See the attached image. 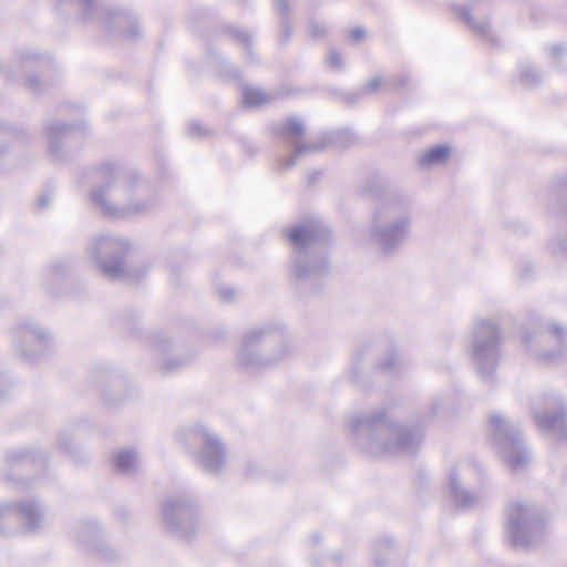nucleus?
<instances>
[{
	"label": "nucleus",
	"mask_w": 567,
	"mask_h": 567,
	"mask_svg": "<svg viewBox=\"0 0 567 567\" xmlns=\"http://www.w3.org/2000/svg\"><path fill=\"white\" fill-rule=\"evenodd\" d=\"M412 227V202L403 195L386 197L374 210L369 238L382 254L390 255L408 239Z\"/></svg>",
	"instance_id": "5"
},
{
	"label": "nucleus",
	"mask_w": 567,
	"mask_h": 567,
	"mask_svg": "<svg viewBox=\"0 0 567 567\" xmlns=\"http://www.w3.org/2000/svg\"><path fill=\"white\" fill-rule=\"evenodd\" d=\"M18 68L20 71H29L35 66L40 72H43L47 68H50L53 62L47 55H41L32 50H20L17 53Z\"/></svg>",
	"instance_id": "23"
},
{
	"label": "nucleus",
	"mask_w": 567,
	"mask_h": 567,
	"mask_svg": "<svg viewBox=\"0 0 567 567\" xmlns=\"http://www.w3.org/2000/svg\"><path fill=\"white\" fill-rule=\"evenodd\" d=\"M128 249L130 245L123 238L105 235L92 239L86 254L106 278L127 279L130 272L125 257Z\"/></svg>",
	"instance_id": "10"
},
{
	"label": "nucleus",
	"mask_w": 567,
	"mask_h": 567,
	"mask_svg": "<svg viewBox=\"0 0 567 567\" xmlns=\"http://www.w3.org/2000/svg\"><path fill=\"white\" fill-rule=\"evenodd\" d=\"M6 480L11 481L12 480L11 475H7Z\"/></svg>",
	"instance_id": "53"
},
{
	"label": "nucleus",
	"mask_w": 567,
	"mask_h": 567,
	"mask_svg": "<svg viewBox=\"0 0 567 567\" xmlns=\"http://www.w3.org/2000/svg\"><path fill=\"white\" fill-rule=\"evenodd\" d=\"M9 381L2 374H0V398L9 390Z\"/></svg>",
	"instance_id": "46"
},
{
	"label": "nucleus",
	"mask_w": 567,
	"mask_h": 567,
	"mask_svg": "<svg viewBox=\"0 0 567 567\" xmlns=\"http://www.w3.org/2000/svg\"><path fill=\"white\" fill-rule=\"evenodd\" d=\"M444 408H445V404L443 403V401L441 399H434L433 401H431V403L429 405L427 415L430 417H436L442 413Z\"/></svg>",
	"instance_id": "39"
},
{
	"label": "nucleus",
	"mask_w": 567,
	"mask_h": 567,
	"mask_svg": "<svg viewBox=\"0 0 567 567\" xmlns=\"http://www.w3.org/2000/svg\"><path fill=\"white\" fill-rule=\"evenodd\" d=\"M327 61L330 66L337 70H342L344 66L341 54L334 49L329 51Z\"/></svg>",
	"instance_id": "36"
},
{
	"label": "nucleus",
	"mask_w": 567,
	"mask_h": 567,
	"mask_svg": "<svg viewBox=\"0 0 567 567\" xmlns=\"http://www.w3.org/2000/svg\"><path fill=\"white\" fill-rule=\"evenodd\" d=\"M549 212L553 215L567 216V177L557 179L550 186ZM551 251L556 255H565L567 257V238H557L550 245Z\"/></svg>",
	"instance_id": "19"
},
{
	"label": "nucleus",
	"mask_w": 567,
	"mask_h": 567,
	"mask_svg": "<svg viewBox=\"0 0 567 567\" xmlns=\"http://www.w3.org/2000/svg\"><path fill=\"white\" fill-rule=\"evenodd\" d=\"M6 152V147L4 146H0V157L4 154Z\"/></svg>",
	"instance_id": "52"
},
{
	"label": "nucleus",
	"mask_w": 567,
	"mask_h": 567,
	"mask_svg": "<svg viewBox=\"0 0 567 567\" xmlns=\"http://www.w3.org/2000/svg\"><path fill=\"white\" fill-rule=\"evenodd\" d=\"M51 196L49 192H43L37 199L35 207L39 210H43L49 207Z\"/></svg>",
	"instance_id": "42"
},
{
	"label": "nucleus",
	"mask_w": 567,
	"mask_h": 567,
	"mask_svg": "<svg viewBox=\"0 0 567 567\" xmlns=\"http://www.w3.org/2000/svg\"><path fill=\"white\" fill-rule=\"evenodd\" d=\"M12 333L17 353L28 362L42 357L51 342L50 333L31 319L21 320Z\"/></svg>",
	"instance_id": "14"
},
{
	"label": "nucleus",
	"mask_w": 567,
	"mask_h": 567,
	"mask_svg": "<svg viewBox=\"0 0 567 567\" xmlns=\"http://www.w3.org/2000/svg\"><path fill=\"white\" fill-rule=\"evenodd\" d=\"M288 239L293 247L290 270L297 281L317 284L328 275L331 230L321 219L301 221L290 229Z\"/></svg>",
	"instance_id": "3"
},
{
	"label": "nucleus",
	"mask_w": 567,
	"mask_h": 567,
	"mask_svg": "<svg viewBox=\"0 0 567 567\" xmlns=\"http://www.w3.org/2000/svg\"><path fill=\"white\" fill-rule=\"evenodd\" d=\"M474 475L480 476L481 470L467 462H460L450 470L447 488L455 506L465 509L471 508L477 502L478 497L466 487L470 478Z\"/></svg>",
	"instance_id": "16"
},
{
	"label": "nucleus",
	"mask_w": 567,
	"mask_h": 567,
	"mask_svg": "<svg viewBox=\"0 0 567 567\" xmlns=\"http://www.w3.org/2000/svg\"><path fill=\"white\" fill-rule=\"evenodd\" d=\"M311 542H312L313 544H318V543L320 542V535H319V534H313V535L311 536Z\"/></svg>",
	"instance_id": "48"
},
{
	"label": "nucleus",
	"mask_w": 567,
	"mask_h": 567,
	"mask_svg": "<svg viewBox=\"0 0 567 567\" xmlns=\"http://www.w3.org/2000/svg\"><path fill=\"white\" fill-rule=\"evenodd\" d=\"M548 51L553 58L563 56L567 53V49L564 44H554L548 49Z\"/></svg>",
	"instance_id": "43"
},
{
	"label": "nucleus",
	"mask_w": 567,
	"mask_h": 567,
	"mask_svg": "<svg viewBox=\"0 0 567 567\" xmlns=\"http://www.w3.org/2000/svg\"><path fill=\"white\" fill-rule=\"evenodd\" d=\"M243 101L246 106L255 107L270 103L272 101V97L269 94L262 92L261 90H258L252 86H246L243 90Z\"/></svg>",
	"instance_id": "28"
},
{
	"label": "nucleus",
	"mask_w": 567,
	"mask_h": 567,
	"mask_svg": "<svg viewBox=\"0 0 567 567\" xmlns=\"http://www.w3.org/2000/svg\"><path fill=\"white\" fill-rule=\"evenodd\" d=\"M61 2L74 6L82 21L97 23L113 37L135 40L141 34L134 16L107 8L101 0H61Z\"/></svg>",
	"instance_id": "7"
},
{
	"label": "nucleus",
	"mask_w": 567,
	"mask_h": 567,
	"mask_svg": "<svg viewBox=\"0 0 567 567\" xmlns=\"http://www.w3.org/2000/svg\"><path fill=\"white\" fill-rule=\"evenodd\" d=\"M71 436L63 432L59 435L58 437V447L66 453V454H71L73 452V447H72V444H71Z\"/></svg>",
	"instance_id": "37"
},
{
	"label": "nucleus",
	"mask_w": 567,
	"mask_h": 567,
	"mask_svg": "<svg viewBox=\"0 0 567 567\" xmlns=\"http://www.w3.org/2000/svg\"><path fill=\"white\" fill-rule=\"evenodd\" d=\"M488 430L505 464L515 473L524 471L529 462V454L518 427L501 414H492Z\"/></svg>",
	"instance_id": "9"
},
{
	"label": "nucleus",
	"mask_w": 567,
	"mask_h": 567,
	"mask_svg": "<svg viewBox=\"0 0 567 567\" xmlns=\"http://www.w3.org/2000/svg\"><path fill=\"white\" fill-rule=\"evenodd\" d=\"M75 127L74 124H66L64 122H55L47 126L49 151L56 161L62 162L66 159L65 153L62 151V145L72 136Z\"/></svg>",
	"instance_id": "21"
},
{
	"label": "nucleus",
	"mask_w": 567,
	"mask_h": 567,
	"mask_svg": "<svg viewBox=\"0 0 567 567\" xmlns=\"http://www.w3.org/2000/svg\"><path fill=\"white\" fill-rule=\"evenodd\" d=\"M6 463L10 470L41 468L45 457L34 449H19L7 454Z\"/></svg>",
	"instance_id": "22"
},
{
	"label": "nucleus",
	"mask_w": 567,
	"mask_h": 567,
	"mask_svg": "<svg viewBox=\"0 0 567 567\" xmlns=\"http://www.w3.org/2000/svg\"><path fill=\"white\" fill-rule=\"evenodd\" d=\"M481 2L487 3V0H471L465 6L453 4L452 10L467 24V27L482 39L496 43V37L491 30L488 20H476L474 13L481 12Z\"/></svg>",
	"instance_id": "18"
},
{
	"label": "nucleus",
	"mask_w": 567,
	"mask_h": 567,
	"mask_svg": "<svg viewBox=\"0 0 567 567\" xmlns=\"http://www.w3.org/2000/svg\"><path fill=\"white\" fill-rule=\"evenodd\" d=\"M76 543L87 549L95 550L105 560L115 558L116 554L105 544H100V528L93 520L80 523L74 530Z\"/></svg>",
	"instance_id": "20"
},
{
	"label": "nucleus",
	"mask_w": 567,
	"mask_h": 567,
	"mask_svg": "<svg viewBox=\"0 0 567 567\" xmlns=\"http://www.w3.org/2000/svg\"><path fill=\"white\" fill-rule=\"evenodd\" d=\"M506 532L514 547L527 548L543 539L545 525L535 507L516 502L507 509Z\"/></svg>",
	"instance_id": "11"
},
{
	"label": "nucleus",
	"mask_w": 567,
	"mask_h": 567,
	"mask_svg": "<svg viewBox=\"0 0 567 567\" xmlns=\"http://www.w3.org/2000/svg\"><path fill=\"white\" fill-rule=\"evenodd\" d=\"M162 522L174 537L190 539L199 528L196 503L185 493L167 497L162 507Z\"/></svg>",
	"instance_id": "12"
},
{
	"label": "nucleus",
	"mask_w": 567,
	"mask_h": 567,
	"mask_svg": "<svg viewBox=\"0 0 567 567\" xmlns=\"http://www.w3.org/2000/svg\"><path fill=\"white\" fill-rule=\"evenodd\" d=\"M230 75L234 76V78H239V72L237 69L235 68H231V71H230Z\"/></svg>",
	"instance_id": "50"
},
{
	"label": "nucleus",
	"mask_w": 567,
	"mask_h": 567,
	"mask_svg": "<svg viewBox=\"0 0 567 567\" xmlns=\"http://www.w3.org/2000/svg\"><path fill=\"white\" fill-rule=\"evenodd\" d=\"M190 435L202 444L195 455L196 464L207 474H220L226 465V449L221 441L204 425L194 427Z\"/></svg>",
	"instance_id": "15"
},
{
	"label": "nucleus",
	"mask_w": 567,
	"mask_h": 567,
	"mask_svg": "<svg viewBox=\"0 0 567 567\" xmlns=\"http://www.w3.org/2000/svg\"><path fill=\"white\" fill-rule=\"evenodd\" d=\"M365 35V31L361 28H357L354 30H352L349 34L350 39L355 41V42H359L361 41Z\"/></svg>",
	"instance_id": "44"
},
{
	"label": "nucleus",
	"mask_w": 567,
	"mask_h": 567,
	"mask_svg": "<svg viewBox=\"0 0 567 567\" xmlns=\"http://www.w3.org/2000/svg\"><path fill=\"white\" fill-rule=\"evenodd\" d=\"M393 549V542L390 538H385L383 540L378 542L373 547V563L377 567H383L385 565V560L381 558V555L384 554L390 557V553Z\"/></svg>",
	"instance_id": "31"
},
{
	"label": "nucleus",
	"mask_w": 567,
	"mask_h": 567,
	"mask_svg": "<svg viewBox=\"0 0 567 567\" xmlns=\"http://www.w3.org/2000/svg\"><path fill=\"white\" fill-rule=\"evenodd\" d=\"M291 353L287 333L278 323H267L247 331L237 350V363L248 372L276 367Z\"/></svg>",
	"instance_id": "4"
},
{
	"label": "nucleus",
	"mask_w": 567,
	"mask_h": 567,
	"mask_svg": "<svg viewBox=\"0 0 567 567\" xmlns=\"http://www.w3.org/2000/svg\"><path fill=\"white\" fill-rule=\"evenodd\" d=\"M271 132L285 145L292 148V153L288 158L278 159V167L280 169L293 167L300 156L320 152L331 143L347 147L355 141V136L350 131H340L323 136L317 143L302 142L301 138L305 135L306 127L303 122L297 116H289L284 122L275 123L271 126Z\"/></svg>",
	"instance_id": "6"
},
{
	"label": "nucleus",
	"mask_w": 567,
	"mask_h": 567,
	"mask_svg": "<svg viewBox=\"0 0 567 567\" xmlns=\"http://www.w3.org/2000/svg\"><path fill=\"white\" fill-rule=\"evenodd\" d=\"M0 130H4L7 132V134L10 136H19L22 133L21 130L17 128V127L7 126L3 124H0Z\"/></svg>",
	"instance_id": "45"
},
{
	"label": "nucleus",
	"mask_w": 567,
	"mask_h": 567,
	"mask_svg": "<svg viewBox=\"0 0 567 567\" xmlns=\"http://www.w3.org/2000/svg\"><path fill=\"white\" fill-rule=\"evenodd\" d=\"M542 73L529 63H522L519 65V80L526 87H534L540 83Z\"/></svg>",
	"instance_id": "30"
},
{
	"label": "nucleus",
	"mask_w": 567,
	"mask_h": 567,
	"mask_svg": "<svg viewBox=\"0 0 567 567\" xmlns=\"http://www.w3.org/2000/svg\"><path fill=\"white\" fill-rule=\"evenodd\" d=\"M402 365H403V363H402L401 359H399V357L394 352H391L384 359V361L378 363L377 369L384 373H388L391 375H396V374H399Z\"/></svg>",
	"instance_id": "32"
},
{
	"label": "nucleus",
	"mask_w": 567,
	"mask_h": 567,
	"mask_svg": "<svg viewBox=\"0 0 567 567\" xmlns=\"http://www.w3.org/2000/svg\"><path fill=\"white\" fill-rule=\"evenodd\" d=\"M90 175L95 184L91 202L107 217L144 215L157 204L156 196L132 168L105 163L90 171Z\"/></svg>",
	"instance_id": "1"
},
{
	"label": "nucleus",
	"mask_w": 567,
	"mask_h": 567,
	"mask_svg": "<svg viewBox=\"0 0 567 567\" xmlns=\"http://www.w3.org/2000/svg\"><path fill=\"white\" fill-rule=\"evenodd\" d=\"M543 410L533 404V415L537 427L546 435L557 440H567V404L559 395L542 398Z\"/></svg>",
	"instance_id": "13"
},
{
	"label": "nucleus",
	"mask_w": 567,
	"mask_h": 567,
	"mask_svg": "<svg viewBox=\"0 0 567 567\" xmlns=\"http://www.w3.org/2000/svg\"><path fill=\"white\" fill-rule=\"evenodd\" d=\"M216 292L224 301H231L236 296V291L231 287L227 286H218L216 288Z\"/></svg>",
	"instance_id": "41"
},
{
	"label": "nucleus",
	"mask_w": 567,
	"mask_h": 567,
	"mask_svg": "<svg viewBox=\"0 0 567 567\" xmlns=\"http://www.w3.org/2000/svg\"><path fill=\"white\" fill-rule=\"evenodd\" d=\"M68 271V266L62 260L51 262L43 271V285L52 288L55 284L60 282Z\"/></svg>",
	"instance_id": "25"
},
{
	"label": "nucleus",
	"mask_w": 567,
	"mask_h": 567,
	"mask_svg": "<svg viewBox=\"0 0 567 567\" xmlns=\"http://www.w3.org/2000/svg\"><path fill=\"white\" fill-rule=\"evenodd\" d=\"M115 468L123 473L130 474L137 466V453L134 450H123L114 455Z\"/></svg>",
	"instance_id": "24"
},
{
	"label": "nucleus",
	"mask_w": 567,
	"mask_h": 567,
	"mask_svg": "<svg viewBox=\"0 0 567 567\" xmlns=\"http://www.w3.org/2000/svg\"><path fill=\"white\" fill-rule=\"evenodd\" d=\"M359 360H360V354H355V355L353 357V364H354V365H357V364H358V362H359ZM350 377H351L353 380H355V378H357V367H353V368L351 369Z\"/></svg>",
	"instance_id": "47"
},
{
	"label": "nucleus",
	"mask_w": 567,
	"mask_h": 567,
	"mask_svg": "<svg viewBox=\"0 0 567 567\" xmlns=\"http://www.w3.org/2000/svg\"><path fill=\"white\" fill-rule=\"evenodd\" d=\"M24 85L27 86V89L34 93V94H38V93H41L44 91V86L42 85V83L39 81L38 76L37 75H29L27 78V80L24 81Z\"/></svg>",
	"instance_id": "35"
},
{
	"label": "nucleus",
	"mask_w": 567,
	"mask_h": 567,
	"mask_svg": "<svg viewBox=\"0 0 567 567\" xmlns=\"http://www.w3.org/2000/svg\"><path fill=\"white\" fill-rule=\"evenodd\" d=\"M450 156V147L446 145H435L426 151L419 158L421 166H431L444 163Z\"/></svg>",
	"instance_id": "26"
},
{
	"label": "nucleus",
	"mask_w": 567,
	"mask_h": 567,
	"mask_svg": "<svg viewBox=\"0 0 567 567\" xmlns=\"http://www.w3.org/2000/svg\"><path fill=\"white\" fill-rule=\"evenodd\" d=\"M405 82H406L405 78H402L400 80H396L394 78H388V79L373 78L367 83V85L363 89H361L357 93V97L353 101H355L357 99H359L363 95L377 92L381 85L395 87V86H403L405 84Z\"/></svg>",
	"instance_id": "27"
},
{
	"label": "nucleus",
	"mask_w": 567,
	"mask_h": 567,
	"mask_svg": "<svg viewBox=\"0 0 567 567\" xmlns=\"http://www.w3.org/2000/svg\"><path fill=\"white\" fill-rule=\"evenodd\" d=\"M501 341V330L495 322L486 319L476 322L468 352L477 373L485 381L492 379L497 368Z\"/></svg>",
	"instance_id": "8"
},
{
	"label": "nucleus",
	"mask_w": 567,
	"mask_h": 567,
	"mask_svg": "<svg viewBox=\"0 0 567 567\" xmlns=\"http://www.w3.org/2000/svg\"><path fill=\"white\" fill-rule=\"evenodd\" d=\"M188 362V358H181V359H166L161 369L165 372H174L182 368H184Z\"/></svg>",
	"instance_id": "34"
},
{
	"label": "nucleus",
	"mask_w": 567,
	"mask_h": 567,
	"mask_svg": "<svg viewBox=\"0 0 567 567\" xmlns=\"http://www.w3.org/2000/svg\"><path fill=\"white\" fill-rule=\"evenodd\" d=\"M534 340L542 344L549 343L551 341L557 342V347L554 350H547V349L535 350V354L537 355V358L540 361L551 364V363H557L560 360V358L563 357L564 351H565L567 334H566L565 329L561 326H559L558 323H551V324L543 326L534 334L526 333L523 337V342L528 349H532V342Z\"/></svg>",
	"instance_id": "17"
},
{
	"label": "nucleus",
	"mask_w": 567,
	"mask_h": 567,
	"mask_svg": "<svg viewBox=\"0 0 567 567\" xmlns=\"http://www.w3.org/2000/svg\"><path fill=\"white\" fill-rule=\"evenodd\" d=\"M227 32L235 41L244 43L247 48L248 56L252 58L251 35L248 32L239 30L237 28H228Z\"/></svg>",
	"instance_id": "33"
},
{
	"label": "nucleus",
	"mask_w": 567,
	"mask_h": 567,
	"mask_svg": "<svg viewBox=\"0 0 567 567\" xmlns=\"http://www.w3.org/2000/svg\"><path fill=\"white\" fill-rule=\"evenodd\" d=\"M277 12L281 16L280 41L287 43L291 37V25L288 20L289 7L287 0H274Z\"/></svg>",
	"instance_id": "29"
},
{
	"label": "nucleus",
	"mask_w": 567,
	"mask_h": 567,
	"mask_svg": "<svg viewBox=\"0 0 567 567\" xmlns=\"http://www.w3.org/2000/svg\"><path fill=\"white\" fill-rule=\"evenodd\" d=\"M349 427L352 444L372 456L412 455L423 440L420 430L393 422L384 410L353 415Z\"/></svg>",
	"instance_id": "2"
},
{
	"label": "nucleus",
	"mask_w": 567,
	"mask_h": 567,
	"mask_svg": "<svg viewBox=\"0 0 567 567\" xmlns=\"http://www.w3.org/2000/svg\"><path fill=\"white\" fill-rule=\"evenodd\" d=\"M324 33H326V29L321 23L316 22V21H310L308 23V34L312 39H319V38L323 37Z\"/></svg>",
	"instance_id": "38"
},
{
	"label": "nucleus",
	"mask_w": 567,
	"mask_h": 567,
	"mask_svg": "<svg viewBox=\"0 0 567 567\" xmlns=\"http://www.w3.org/2000/svg\"><path fill=\"white\" fill-rule=\"evenodd\" d=\"M318 177V174L317 173H312L309 175V179L312 182L315 181L316 178Z\"/></svg>",
	"instance_id": "51"
},
{
	"label": "nucleus",
	"mask_w": 567,
	"mask_h": 567,
	"mask_svg": "<svg viewBox=\"0 0 567 567\" xmlns=\"http://www.w3.org/2000/svg\"><path fill=\"white\" fill-rule=\"evenodd\" d=\"M327 560H329L330 563L336 565L339 561V556L329 557V558H327Z\"/></svg>",
	"instance_id": "49"
},
{
	"label": "nucleus",
	"mask_w": 567,
	"mask_h": 567,
	"mask_svg": "<svg viewBox=\"0 0 567 567\" xmlns=\"http://www.w3.org/2000/svg\"><path fill=\"white\" fill-rule=\"evenodd\" d=\"M186 132L188 135L197 137L204 136L206 134L204 126L197 121L189 122L186 127Z\"/></svg>",
	"instance_id": "40"
}]
</instances>
